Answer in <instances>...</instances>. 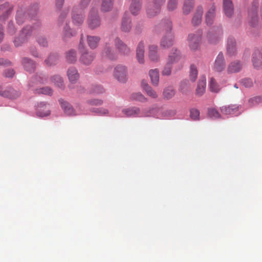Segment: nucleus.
Segmentation results:
<instances>
[{
    "mask_svg": "<svg viewBox=\"0 0 262 262\" xmlns=\"http://www.w3.org/2000/svg\"><path fill=\"white\" fill-rule=\"evenodd\" d=\"M114 0H102L101 11L104 12L111 11L113 6Z\"/></svg>",
    "mask_w": 262,
    "mask_h": 262,
    "instance_id": "34",
    "label": "nucleus"
},
{
    "mask_svg": "<svg viewBox=\"0 0 262 262\" xmlns=\"http://www.w3.org/2000/svg\"><path fill=\"white\" fill-rule=\"evenodd\" d=\"M242 84L246 88H250L253 85V81L250 78H245L242 80Z\"/></svg>",
    "mask_w": 262,
    "mask_h": 262,
    "instance_id": "54",
    "label": "nucleus"
},
{
    "mask_svg": "<svg viewBox=\"0 0 262 262\" xmlns=\"http://www.w3.org/2000/svg\"><path fill=\"white\" fill-rule=\"evenodd\" d=\"M225 61L223 53H220L214 61L213 69L217 72H222L225 69Z\"/></svg>",
    "mask_w": 262,
    "mask_h": 262,
    "instance_id": "10",
    "label": "nucleus"
},
{
    "mask_svg": "<svg viewBox=\"0 0 262 262\" xmlns=\"http://www.w3.org/2000/svg\"><path fill=\"white\" fill-rule=\"evenodd\" d=\"M141 85L143 89L145 91L148 96L153 98L158 97V95L156 91L152 89L146 80H142Z\"/></svg>",
    "mask_w": 262,
    "mask_h": 262,
    "instance_id": "25",
    "label": "nucleus"
},
{
    "mask_svg": "<svg viewBox=\"0 0 262 262\" xmlns=\"http://www.w3.org/2000/svg\"><path fill=\"white\" fill-rule=\"evenodd\" d=\"M46 81V78L45 76L42 74L36 75L34 77L32 78L30 82L29 83V85L31 87H33L34 86L33 83H44Z\"/></svg>",
    "mask_w": 262,
    "mask_h": 262,
    "instance_id": "41",
    "label": "nucleus"
},
{
    "mask_svg": "<svg viewBox=\"0 0 262 262\" xmlns=\"http://www.w3.org/2000/svg\"><path fill=\"white\" fill-rule=\"evenodd\" d=\"M202 35V32L201 31H199L196 34H190L188 35V44L191 50L195 51L199 48Z\"/></svg>",
    "mask_w": 262,
    "mask_h": 262,
    "instance_id": "4",
    "label": "nucleus"
},
{
    "mask_svg": "<svg viewBox=\"0 0 262 262\" xmlns=\"http://www.w3.org/2000/svg\"><path fill=\"white\" fill-rule=\"evenodd\" d=\"M172 64L169 63L167 61L162 71V74L163 76H169L171 73Z\"/></svg>",
    "mask_w": 262,
    "mask_h": 262,
    "instance_id": "48",
    "label": "nucleus"
},
{
    "mask_svg": "<svg viewBox=\"0 0 262 262\" xmlns=\"http://www.w3.org/2000/svg\"><path fill=\"white\" fill-rule=\"evenodd\" d=\"M258 3L257 1L253 2L251 8L248 13L249 23L253 27L256 26L258 24V18L257 14V8Z\"/></svg>",
    "mask_w": 262,
    "mask_h": 262,
    "instance_id": "7",
    "label": "nucleus"
},
{
    "mask_svg": "<svg viewBox=\"0 0 262 262\" xmlns=\"http://www.w3.org/2000/svg\"><path fill=\"white\" fill-rule=\"evenodd\" d=\"M141 0H132L129 10L130 13L134 15L139 14L141 9Z\"/></svg>",
    "mask_w": 262,
    "mask_h": 262,
    "instance_id": "27",
    "label": "nucleus"
},
{
    "mask_svg": "<svg viewBox=\"0 0 262 262\" xmlns=\"http://www.w3.org/2000/svg\"><path fill=\"white\" fill-rule=\"evenodd\" d=\"M91 1V0H82L80 4L81 8L82 9L86 8L89 4Z\"/></svg>",
    "mask_w": 262,
    "mask_h": 262,
    "instance_id": "60",
    "label": "nucleus"
},
{
    "mask_svg": "<svg viewBox=\"0 0 262 262\" xmlns=\"http://www.w3.org/2000/svg\"><path fill=\"white\" fill-rule=\"evenodd\" d=\"M22 63L26 71L32 72L36 67L35 63L30 58L25 57L23 59Z\"/></svg>",
    "mask_w": 262,
    "mask_h": 262,
    "instance_id": "24",
    "label": "nucleus"
},
{
    "mask_svg": "<svg viewBox=\"0 0 262 262\" xmlns=\"http://www.w3.org/2000/svg\"><path fill=\"white\" fill-rule=\"evenodd\" d=\"M215 7L214 5L211 6L206 15V22L208 25H211L213 23L214 16Z\"/></svg>",
    "mask_w": 262,
    "mask_h": 262,
    "instance_id": "35",
    "label": "nucleus"
},
{
    "mask_svg": "<svg viewBox=\"0 0 262 262\" xmlns=\"http://www.w3.org/2000/svg\"><path fill=\"white\" fill-rule=\"evenodd\" d=\"M88 24L89 27L91 29H95L100 26L101 22L98 11L95 9H92L90 12Z\"/></svg>",
    "mask_w": 262,
    "mask_h": 262,
    "instance_id": "5",
    "label": "nucleus"
},
{
    "mask_svg": "<svg viewBox=\"0 0 262 262\" xmlns=\"http://www.w3.org/2000/svg\"><path fill=\"white\" fill-rule=\"evenodd\" d=\"M130 98L133 100L138 101L144 102L147 101V98L145 97L141 93H135L132 94Z\"/></svg>",
    "mask_w": 262,
    "mask_h": 262,
    "instance_id": "45",
    "label": "nucleus"
},
{
    "mask_svg": "<svg viewBox=\"0 0 262 262\" xmlns=\"http://www.w3.org/2000/svg\"><path fill=\"white\" fill-rule=\"evenodd\" d=\"M206 89V79L205 77L202 78L199 81L197 89L196 90V94L199 95H202L205 91Z\"/></svg>",
    "mask_w": 262,
    "mask_h": 262,
    "instance_id": "36",
    "label": "nucleus"
},
{
    "mask_svg": "<svg viewBox=\"0 0 262 262\" xmlns=\"http://www.w3.org/2000/svg\"><path fill=\"white\" fill-rule=\"evenodd\" d=\"M140 109L138 107H132L127 109H124L122 112L126 115V116H133L138 115L140 113Z\"/></svg>",
    "mask_w": 262,
    "mask_h": 262,
    "instance_id": "40",
    "label": "nucleus"
},
{
    "mask_svg": "<svg viewBox=\"0 0 262 262\" xmlns=\"http://www.w3.org/2000/svg\"><path fill=\"white\" fill-rule=\"evenodd\" d=\"M198 71L196 67L194 65H191L190 67V79L192 81L195 80L197 78Z\"/></svg>",
    "mask_w": 262,
    "mask_h": 262,
    "instance_id": "51",
    "label": "nucleus"
},
{
    "mask_svg": "<svg viewBox=\"0 0 262 262\" xmlns=\"http://www.w3.org/2000/svg\"><path fill=\"white\" fill-rule=\"evenodd\" d=\"M178 5V0H169L167 4V8L169 11L175 9Z\"/></svg>",
    "mask_w": 262,
    "mask_h": 262,
    "instance_id": "53",
    "label": "nucleus"
},
{
    "mask_svg": "<svg viewBox=\"0 0 262 262\" xmlns=\"http://www.w3.org/2000/svg\"><path fill=\"white\" fill-rule=\"evenodd\" d=\"M222 30L218 28L215 32H209L207 36L208 42L211 44H216L220 40L222 36Z\"/></svg>",
    "mask_w": 262,
    "mask_h": 262,
    "instance_id": "9",
    "label": "nucleus"
},
{
    "mask_svg": "<svg viewBox=\"0 0 262 262\" xmlns=\"http://www.w3.org/2000/svg\"><path fill=\"white\" fill-rule=\"evenodd\" d=\"M58 56L56 55H50L48 58L45 60V62L48 66L55 65L58 60Z\"/></svg>",
    "mask_w": 262,
    "mask_h": 262,
    "instance_id": "44",
    "label": "nucleus"
},
{
    "mask_svg": "<svg viewBox=\"0 0 262 262\" xmlns=\"http://www.w3.org/2000/svg\"><path fill=\"white\" fill-rule=\"evenodd\" d=\"M150 81L154 86L158 85L159 81V71L158 69H151L149 71Z\"/></svg>",
    "mask_w": 262,
    "mask_h": 262,
    "instance_id": "28",
    "label": "nucleus"
},
{
    "mask_svg": "<svg viewBox=\"0 0 262 262\" xmlns=\"http://www.w3.org/2000/svg\"><path fill=\"white\" fill-rule=\"evenodd\" d=\"M208 114L210 118L213 119L219 118L221 116L219 112L214 108H210L208 109Z\"/></svg>",
    "mask_w": 262,
    "mask_h": 262,
    "instance_id": "49",
    "label": "nucleus"
},
{
    "mask_svg": "<svg viewBox=\"0 0 262 262\" xmlns=\"http://www.w3.org/2000/svg\"><path fill=\"white\" fill-rule=\"evenodd\" d=\"M116 48L122 54L128 55L130 53V49L120 38L117 37L114 40Z\"/></svg>",
    "mask_w": 262,
    "mask_h": 262,
    "instance_id": "17",
    "label": "nucleus"
},
{
    "mask_svg": "<svg viewBox=\"0 0 262 262\" xmlns=\"http://www.w3.org/2000/svg\"><path fill=\"white\" fill-rule=\"evenodd\" d=\"M32 33L36 34V30L31 26H27L24 28L20 32L18 36L14 39L13 42L15 46L17 47L21 46Z\"/></svg>",
    "mask_w": 262,
    "mask_h": 262,
    "instance_id": "2",
    "label": "nucleus"
},
{
    "mask_svg": "<svg viewBox=\"0 0 262 262\" xmlns=\"http://www.w3.org/2000/svg\"><path fill=\"white\" fill-rule=\"evenodd\" d=\"M193 7V0H185L183 7V13L188 14Z\"/></svg>",
    "mask_w": 262,
    "mask_h": 262,
    "instance_id": "38",
    "label": "nucleus"
},
{
    "mask_svg": "<svg viewBox=\"0 0 262 262\" xmlns=\"http://www.w3.org/2000/svg\"><path fill=\"white\" fill-rule=\"evenodd\" d=\"M262 100V98L260 97H255L252 98H250L249 100V103L250 106H252L254 105L256 103H257L260 102Z\"/></svg>",
    "mask_w": 262,
    "mask_h": 262,
    "instance_id": "56",
    "label": "nucleus"
},
{
    "mask_svg": "<svg viewBox=\"0 0 262 262\" xmlns=\"http://www.w3.org/2000/svg\"><path fill=\"white\" fill-rule=\"evenodd\" d=\"M203 11V8L202 7H198L192 20V23L193 25H198L201 23Z\"/></svg>",
    "mask_w": 262,
    "mask_h": 262,
    "instance_id": "33",
    "label": "nucleus"
},
{
    "mask_svg": "<svg viewBox=\"0 0 262 262\" xmlns=\"http://www.w3.org/2000/svg\"><path fill=\"white\" fill-rule=\"evenodd\" d=\"M175 90L171 86L165 88L163 92V95L164 99L169 100L171 99L175 95Z\"/></svg>",
    "mask_w": 262,
    "mask_h": 262,
    "instance_id": "37",
    "label": "nucleus"
},
{
    "mask_svg": "<svg viewBox=\"0 0 262 262\" xmlns=\"http://www.w3.org/2000/svg\"><path fill=\"white\" fill-rule=\"evenodd\" d=\"M104 89L101 85H95L93 88V92L96 94H101L104 93Z\"/></svg>",
    "mask_w": 262,
    "mask_h": 262,
    "instance_id": "57",
    "label": "nucleus"
},
{
    "mask_svg": "<svg viewBox=\"0 0 262 262\" xmlns=\"http://www.w3.org/2000/svg\"><path fill=\"white\" fill-rule=\"evenodd\" d=\"M100 40L99 36L88 35L87 36V42L89 46L92 49H95L98 45Z\"/></svg>",
    "mask_w": 262,
    "mask_h": 262,
    "instance_id": "30",
    "label": "nucleus"
},
{
    "mask_svg": "<svg viewBox=\"0 0 262 262\" xmlns=\"http://www.w3.org/2000/svg\"><path fill=\"white\" fill-rule=\"evenodd\" d=\"M200 112L196 109H192L190 111V117L193 120H197L199 119Z\"/></svg>",
    "mask_w": 262,
    "mask_h": 262,
    "instance_id": "55",
    "label": "nucleus"
},
{
    "mask_svg": "<svg viewBox=\"0 0 262 262\" xmlns=\"http://www.w3.org/2000/svg\"><path fill=\"white\" fill-rule=\"evenodd\" d=\"M181 58V55L180 51L177 49H173L169 55L167 61L173 64L179 62Z\"/></svg>",
    "mask_w": 262,
    "mask_h": 262,
    "instance_id": "23",
    "label": "nucleus"
},
{
    "mask_svg": "<svg viewBox=\"0 0 262 262\" xmlns=\"http://www.w3.org/2000/svg\"><path fill=\"white\" fill-rule=\"evenodd\" d=\"M14 74V71L13 69H8L4 73V76L6 77H12Z\"/></svg>",
    "mask_w": 262,
    "mask_h": 262,
    "instance_id": "59",
    "label": "nucleus"
},
{
    "mask_svg": "<svg viewBox=\"0 0 262 262\" xmlns=\"http://www.w3.org/2000/svg\"><path fill=\"white\" fill-rule=\"evenodd\" d=\"M20 95L19 91L12 88H8L4 91H0V95L10 99L18 98Z\"/></svg>",
    "mask_w": 262,
    "mask_h": 262,
    "instance_id": "11",
    "label": "nucleus"
},
{
    "mask_svg": "<svg viewBox=\"0 0 262 262\" xmlns=\"http://www.w3.org/2000/svg\"><path fill=\"white\" fill-rule=\"evenodd\" d=\"M50 114L49 106L45 102H40L37 106V115L39 117H45Z\"/></svg>",
    "mask_w": 262,
    "mask_h": 262,
    "instance_id": "19",
    "label": "nucleus"
},
{
    "mask_svg": "<svg viewBox=\"0 0 262 262\" xmlns=\"http://www.w3.org/2000/svg\"><path fill=\"white\" fill-rule=\"evenodd\" d=\"M72 21L74 25L79 26L81 25L84 19V17L81 11H77V8L74 7L72 12Z\"/></svg>",
    "mask_w": 262,
    "mask_h": 262,
    "instance_id": "12",
    "label": "nucleus"
},
{
    "mask_svg": "<svg viewBox=\"0 0 262 262\" xmlns=\"http://www.w3.org/2000/svg\"><path fill=\"white\" fill-rule=\"evenodd\" d=\"M164 28L168 33L162 37L160 41V46L164 49H166L171 47L174 42L173 35L169 32L172 29L171 22L170 20H167L164 25Z\"/></svg>",
    "mask_w": 262,
    "mask_h": 262,
    "instance_id": "1",
    "label": "nucleus"
},
{
    "mask_svg": "<svg viewBox=\"0 0 262 262\" xmlns=\"http://www.w3.org/2000/svg\"><path fill=\"white\" fill-rule=\"evenodd\" d=\"M8 30L9 33L13 35L15 32V29L12 22H10L8 24Z\"/></svg>",
    "mask_w": 262,
    "mask_h": 262,
    "instance_id": "58",
    "label": "nucleus"
},
{
    "mask_svg": "<svg viewBox=\"0 0 262 262\" xmlns=\"http://www.w3.org/2000/svg\"><path fill=\"white\" fill-rule=\"evenodd\" d=\"M59 102L66 114L69 116L75 115L74 109L68 102L61 99L59 100Z\"/></svg>",
    "mask_w": 262,
    "mask_h": 262,
    "instance_id": "29",
    "label": "nucleus"
},
{
    "mask_svg": "<svg viewBox=\"0 0 262 262\" xmlns=\"http://www.w3.org/2000/svg\"><path fill=\"white\" fill-rule=\"evenodd\" d=\"M12 7L9 3H5L0 6V10L2 12L1 15V19H5L11 12Z\"/></svg>",
    "mask_w": 262,
    "mask_h": 262,
    "instance_id": "31",
    "label": "nucleus"
},
{
    "mask_svg": "<svg viewBox=\"0 0 262 262\" xmlns=\"http://www.w3.org/2000/svg\"><path fill=\"white\" fill-rule=\"evenodd\" d=\"M145 44L143 41L139 42L136 49V57L138 62L143 64L144 63Z\"/></svg>",
    "mask_w": 262,
    "mask_h": 262,
    "instance_id": "16",
    "label": "nucleus"
},
{
    "mask_svg": "<svg viewBox=\"0 0 262 262\" xmlns=\"http://www.w3.org/2000/svg\"><path fill=\"white\" fill-rule=\"evenodd\" d=\"M252 62L254 68L259 69L262 66V49L255 50L252 57Z\"/></svg>",
    "mask_w": 262,
    "mask_h": 262,
    "instance_id": "13",
    "label": "nucleus"
},
{
    "mask_svg": "<svg viewBox=\"0 0 262 262\" xmlns=\"http://www.w3.org/2000/svg\"><path fill=\"white\" fill-rule=\"evenodd\" d=\"M165 2V0H154L150 3L147 9L149 16L152 17L156 15L160 11L161 7Z\"/></svg>",
    "mask_w": 262,
    "mask_h": 262,
    "instance_id": "6",
    "label": "nucleus"
},
{
    "mask_svg": "<svg viewBox=\"0 0 262 262\" xmlns=\"http://www.w3.org/2000/svg\"><path fill=\"white\" fill-rule=\"evenodd\" d=\"M51 80L54 84L58 88H62L63 86V81L61 76L55 75L51 77Z\"/></svg>",
    "mask_w": 262,
    "mask_h": 262,
    "instance_id": "42",
    "label": "nucleus"
},
{
    "mask_svg": "<svg viewBox=\"0 0 262 262\" xmlns=\"http://www.w3.org/2000/svg\"><path fill=\"white\" fill-rule=\"evenodd\" d=\"M114 76L119 82L124 83L127 79V70L126 67L123 65L117 66L114 71Z\"/></svg>",
    "mask_w": 262,
    "mask_h": 262,
    "instance_id": "3",
    "label": "nucleus"
},
{
    "mask_svg": "<svg viewBox=\"0 0 262 262\" xmlns=\"http://www.w3.org/2000/svg\"><path fill=\"white\" fill-rule=\"evenodd\" d=\"M224 11L227 17H231L233 13V6L231 0L223 1Z\"/></svg>",
    "mask_w": 262,
    "mask_h": 262,
    "instance_id": "26",
    "label": "nucleus"
},
{
    "mask_svg": "<svg viewBox=\"0 0 262 262\" xmlns=\"http://www.w3.org/2000/svg\"><path fill=\"white\" fill-rule=\"evenodd\" d=\"M68 12H69V10H67L66 12H65L64 11L62 12V13L60 14L59 17V20H63V19H64L67 16Z\"/></svg>",
    "mask_w": 262,
    "mask_h": 262,
    "instance_id": "64",
    "label": "nucleus"
},
{
    "mask_svg": "<svg viewBox=\"0 0 262 262\" xmlns=\"http://www.w3.org/2000/svg\"><path fill=\"white\" fill-rule=\"evenodd\" d=\"M67 76L70 82L72 83H76L79 78V74L77 69L74 67H71L68 69Z\"/></svg>",
    "mask_w": 262,
    "mask_h": 262,
    "instance_id": "21",
    "label": "nucleus"
},
{
    "mask_svg": "<svg viewBox=\"0 0 262 262\" xmlns=\"http://www.w3.org/2000/svg\"><path fill=\"white\" fill-rule=\"evenodd\" d=\"M238 110V106L236 105H230L224 106L221 108V112L223 114L229 115L234 114Z\"/></svg>",
    "mask_w": 262,
    "mask_h": 262,
    "instance_id": "32",
    "label": "nucleus"
},
{
    "mask_svg": "<svg viewBox=\"0 0 262 262\" xmlns=\"http://www.w3.org/2000/svg\"><path fill=\"white\" fill-rule=\"evenodd\" d=\"M158 47L155 45H149L148 47L147 55L149 59L154 62L160 61V56L158 52Z\"/></svg>",
    "mask_w": 262,
    "mask_h": 262,
    "instance_id": "8",
    "label": "nucleus"
},
{
    "mask_svg": "<svg viewBox=\"0 0 262 262\" xmlns=\"http://www.w3.org/2000/svg\"><path fill=\"white\" fill-rule=\"evenodd\" d=\"M102 56L110 60H115L117 58L116 54L113 48L108 43L105 44L102 53Z\"/></svg>",
    "mask_w": 262,
    "mask_h": 262,
    "instance_id": "15",
    "label": "nucleus"
},
{
    "mask_svg": "<svg viewBox=\"0 0 262 262\" xmlns=\"http://www.w3.org/2000/svg\"><path fill=\"white\" fill-rule=\"evenodd\" d=\"M36 41L40 46L45 47L48 46V41L46 38L42 35H38L36 37Z\"/></svg>",
    "mask_w": 262,
    "mask_h": 262,
    "instance_id": "50",
    "label": "nucleus"
},
{
    "mask_svg": "<svg viewBox=\"0 0 262 262\" xmlns=\"http://www.w3.org/2000/svg\"><path fill=\"white\" fill-rule=\"evenodd\" d=\"M10 61L4 58H0V66L10 65Z\"/></svg>",
    "mask_w": 262,
    "mask_h": 262,
    "instance_id": "63",
    "label": "nucleus"
},
{
    "mask_svg": "<svg viewBox=\"0 0 262 262\" xmlns=\"http://www.w3.org/2000/svg\"><path fill=\"white\" fill-rule=\"evenodd\" d=\"M64 3V0H56V7L57 9H60L62 7Z\"/></svg>",
    "mask_w": 262,
    "mask_h": 262,
    "instance_id": "61",
    "label": "nucleus"
},
{
    "mask_svg": "<svg viewBox=\"0 0 262 262\" xmlns=\"http://www.w3.org/2000/svg\"><path fill=\"white\" fill-rule=\"evenodd\" d=\"M209 86L210 90L214 93H217L220 90L219 85L213 77H211L210 79Z\"/></svg>",
    "mask_w": 262,
    "mask_h": 262,
    "instance_id": "39",
    "label": "nucleus"
},
{
    "mask_svg": "<svg viewBox=\"0 0 262 262\" xmlns=\"http://www.w3.org/2000/svg\"><path fill=\"white\" fill-rule=\"evenodd\" d=\"M227 54L230 56H234L236 53V43L235 39L229 36L227 39Z\"/></svg>",
    "mask_w": 262,
    "mask_h": 262,
    "instance_id": "14",
    "label": "nucleus"
},
{
    "mask_svg": "<svg viewBox=\"0 0 262 262\" xmlns=\"http://www.w3.org/2000/svg\"><path fill=\"white\" fill-rule=\"evenodd\" d=\"M90 102L91 104L95 105H100L102 104V101L99 99L92 100Z\"/></svg>",
    "mask_w": 262,
    "mask_h": 262,
    "instance_id": "62",
    "label": "nucleus"
},
{
    "mask_svg": "<svg viewBox=\"0 0 262 262\" xmlns=\"http://www.w3.org/2000/svg\"><path fill=\"white\" fill-rule=\"evenodd\" d=\"M66 58L69 63H74L77 59L76 52L74 50H70L67 53Z\"/></svg>",
    "mask_w": 262,
    "mask_h": 262,
    "instance_id": "43",
    "label": "nucleus"
},
{
    "mask_svg": "<svg viewBox=\"0 0 262 262\" xmlns=\"http://www.w3.org/2000/svg\"><path fill=\"white\" fill-rule=\"evenodd\" d=\"M242 69V64L238 60H235L230 63L227 68V72L229 74L239 72Z\"/></svg>",
    "mask_w": 262,
    "mask_h": 262,
    "instance_id": "22",
    "label": "nucleus"
},
{
    "mask_svg": "<svg viewBox=\"0 0 262 262\" xmlns=\"http://www.w3.org/2000/svg\"><path fill=\"white\" fill-rule=\"evenodd\" d=\"M62 33L64 39L73 36L76 34L75 32L71 30L67 25L64 27Z\"/></svg>",
    "mask_w": 262,
    "mask_h": 262,
    "instance_id": "47",
    "label": "nucleus"
},
{
    "mask_svg": "<svg viewBox=\"0 0 262 262\" xmlns=\"http://www.w3.org/2000/svg\"><path fill=\"white\" fill-rule=\"evenodd\" d=\"M95 57V55L94 53L87 51H84L81 53L80 61L84 65H89L92 62Z\"/></svg>",
    "mask_w": 262,
    "mask_h": 262,
    "instance_id": "18",
    "label": "nucleus"
},
{
    "mask_svg": "<svg viewBox=\"0 0 262 262\" xmlns=\"http://www.w3.org/2000/svg\"><path fill=\"white\" fill-rule=\"evenodd\" d=\"M132 22L130 18L127 16L126 13L124 14L122 18L121 29L123 32H129L132 29Z\"/></svg>",
    "mask_w": 262,
    "mask_h": 262,
    "instance_id": "20",
    "label": "nucleus"
},
{
    "mask_svg": "<svg viewBox=\"0 0 262 262\" xmlns=\"http://www.w3.org/2000/svg\"><path fill=\"white\" fill-rule=\"evenodd\" d=\"M25 19V14L21 11H17L16 13V20L18 24H21Z\"/></svg>",
    "mask_w": 262,
    "mask_h": 262,
    "instance_id": "52",
    "label": "nucleus"
},
{
    "mask_svg": "<svg viewBox=\"0 0 262 262\" xmlns=\"http://www.w3.org/2000/svg\"><path fill=\"white\" fill-rule=\"evenodd\" d=\"M35 91L37 94H42L47 95H52L53 94L52 89L48 86L36 89Z\"/></svg>",
    "mask_w": 262,
    "mask_h": 262,
    "instance_id": "46",
    "label": "nucleus"
}]
</instances>
